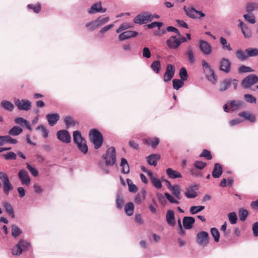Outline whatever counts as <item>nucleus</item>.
<instances>
[{
    "instance_id": "1",
    "label": "nucleus",
    "mask_w": 258,
    "mask_h": 258,
    "mask_svg": "<svg viewBox=\"0 0 258 258\" xmlns=\"http://www.w3.org/2000/svg\"><path fill=\"white\" fill-rule=\"evenodd\" d=\"M103 159L105 160V165L102 162L98 163L99 167L105 174L109 172V169L106 166H113L116 162V151L113 147L109 148L104 155L103 156Z\"/></svg>"
},
{
    "instance_id": "2",
    "label": "nucleus",
    "mask_w": 258,
    "mask_h": 258,
    "mask_svg": "<svg viewBox=\"0 0 258 258\" xmlns=\"http://www.w3.org/2000/svg\"><path fill=\"white\" fill-rule=\"evenodd\" d=\"M89 138L91 142L94 144V148H100L103 142L102 134L98 130L95 128L92 129L89 132Z\"/></svg>"
},
{
    "instance_id": "3",
    "label": "nucleus",
    "mask_w": 258,
    "mask_h": 258,
    "mask_svg": "<svg viewBox=\"0 0 258 258\" xmlns=\"http://www.w3.org/2000/svg\"><path fill=\"white\" fill-rule=\"evenodd\" d=\"M202 63L206 78L213 84H216L218 78L213 69L205 60H202Z\"/></svg>"
},
{
    "instance_id": "4",
    "label": "nucleus",
    "mask_w": 258,
    "mask_h": 258,
    "mask_svg": "<svg viewBox=\"0 0 258 258\" xmlns=\"http://www.w3.org/2000/svg\"><path fill=\"white\" fill-rule=\"evenodd\" d=\"M0 179L3 182L4 193L8 196L10 191L13 189V186L10 182L9 177L6 173L0 172Z\"/></svg>"
},
{
    "instance_id": "5",
    "label": "nucleus",
    "mask_w": 258,
    "mask_h": 258,
    "mask_svg": "<svg viewBox=\"0 0 258 258\" xmlns=\"http://www.w3.org/2000/svg\"><path fill=\"white\" fill-rule=\"evenodd\" d=\"M257 82L258 77L254 74H250L242 80L241 85L243 88L247 89Z\"/></svg>"
},
{
    "instance_id": "6",
    "label": "nucleus",
    "mask_w": 258,
    "mask_h": 258,
    "mask_svg": "<svg viewBox=\"0 0 258 258\" xmlns=\"http://www.w3.org/2000/svg\"><path fill=\"white\" fill-rule=\"evenodd\" d=\"M109 20L108 17L104 18L98 17L95 21H92L86 24V27H89L91 26L90 30L93 31L97 28H98L104 24L106 23Z\"/></svg>"
},
{
    "instance_id": "7",
    "label": "nucleus",
    "mask_w": 258,
    "mask_h": 258,
    "mask_svg": "<svg viewBox=\"0 0 258 258\" xmlns=\"http://www.w3.org/2000/svg\"><path fill=\"white\" fill-rule=\"evenodd\" d=\"M14 103L19 110L28 111L31 107V102L28 100L15 98Z\"/></svg>"
},
{
    "instance_id": "8",
    "label": "nucleus",
    "mask_w": 258,
    "mask_h": 258,
    "mask_svg": "<svg viewBox=\"0 0 258 258\" xmlns=\"http://www.w3.org/2000/svg\"><path fill=\"white\" fill-rule=\"evenodd\" d=\"M150 13L148 12H143L138 14L134 19V22L136 24H143L146 23V21L151 22Z\"/></svg>"
},
{
    "instance_id": "9",
    "label": "nucleus",
    "mask_w": 258,
    "mask_h": 258,
    "mask_svg": "<svg viewBox=\"0 0 258 258\" xmlns=\"http://www.w3.org/2000/svg\"><path fill=\"white\" fill-rule=\"evenodd\" d=\"M175 71V67L172 64H168L166 68L165 73L163 76L164 81L165 82L170 81L174 77Z\"/></svg>"
},
{
    "instance_id": "10",
    "label": "nucleus",
    "mask_w": 258,
    "mask_h": 258,
    "mask_svg": "<svg viewBox=\"0 0 258 258\" xmlns=\"http://www.w3.org/2000/svg\"><path fill=\"white\" fill-rule=\"evenodd\" d=\"M209 236L208 233L206 231H200L197 234V243L201 245L205 246L209 243Z\"/></svg>"
},
{
    "instance_id": "11",
    "label": "nucleus",
    "mask_w": 258,
    "mask_h": 258,
    "mask_svg": "<svg viewBox=\"0 0 258 258\" xmlns=\"http://www.w3.org/2000/svg\"><path fill=\"white\" fill-rule=\"evenodd\" d=\"M57 139L61 142L69 143L71 141V135L69 131L66 130H61L58 131L56 133Z\"/></svg>"
},
{
    "instance_id": "12",
    "label": "nucleus",
    "mask_w": 258,
    "mask_h": 258,
    "mask_svg": "<svg viewBox=\"0 0 258 258\" xmlns=\"http://www.w3.org/2000/svg\"><path fill=\"white\" fill-rule=\"evenodd\" d=\"M18 177L23 185L29 186L30 183V178L28 172L24 169L20 170L18 172Z\"/></svg>"
},
{
    "instance_id": "13",
    "label": "nucleus",
    "mask_w": 258,
    "mask_h": 258,
    "mask_svg": "<svg viewBox=\"0 0 258 258\" xmlns=\"http://www.w3.org/2000/svg\"><path fill=\"white\" fill-rule=\"evenodd\" d=\"M199 48L206 55H209L212 52V46L207 41L201 40L199 41Z\"/></svg>"
},
{
    "instance_id": "14",
    "label": "nucleus",
    "mask_w": 258,
    "mask_h": 258,
    "mask_svg": "<svg viewBox=\"0 0 258 258\" xmlns=\"http://www.w3.org/2000/svg\"><path fill=\"white\" fill-rule=\"evenodd\" d=\"M198 189L199 185L194 184L191 185L186 189V190L184 193L185 196L186 198L189 199L195 198L198 196V194L195 190H198Z\"/></svg>"
},
{
    "instance_id": "15",
    "label": "nucleus",
    "mask_w": 258,
    "mask_h": 258,
    "mask_svg": "<svg viewBox=\"0 0 258 258\" xmlns=\"http://www.w3.org/2000/svg\"><path fill=\"white\" fill-rule=\"evenodd\" d=\"M231 66V63L228 59L222 58L220 63V70L226 73H228L230 71Z\"/></svg>"
},
{
    "instance_id": "16",
    "label": "nucleus",
    "mask_w": 258,
    "mask_h": 258,
    "mask_svg": "<svg viewBox=\"0 0 258 258\" xmlns=\"http://www.w3.org/2000/svg\"><path fill=\"white\" fill-rule=\"evenodd\" d=\"M138 35V33L137 31L127 30L119 34V39L120 41H123L130 38L135 37L137 36Z\"/></svg>"
},
{
    "instance_id": "17",
    "label": "nucleus",
    "mask_w": 258,
    "mask_h": 258,
    "mask_svg": "<svg viewBox=\"0 0 258 258\" xmlns=\"http://www.w3.org/2000/svg\"><path fill=\"white\" fill-rule=\"evenodd\" d=\"M179 43L176 36H172L166 41V44L170 49L177 48L179 46Z\"/></svg>"
},
{
    "instance_id": "18",
    "label": "nucleus",
    "mask_w": 258,
    "mask_h": 258,
    "mask_svg": "<svg viewBox=\"0 0 258 258\" xmlns=\"http://www.w3.org/2000/svg\"><path fill=\"white\" fill-rule=\"evenodd\" d=\"M46 119L50 126H54L59 119L60 117L58 113H49L46 116Z\"/></svg>"
},
{
    "instance_id": "19",
    "label": "nucleus",
    "mask_w": 258,
    "mask_h": 258,
    "mask_svg": "<svg viewBox=\"0 0 258 258\" xmlns=\"http://www.w3.org/2000/svg\"><path fill=\"white\" fill-rule=\"evenodd\" d=\"M240 23L238 24L239 27L240 28L242 34L245 38H249L251 36L250 29L244 24L242 21L239 20Z\"/></svg>"
},
{
    "instance_id": "20",
    "label": "nucleus",
    "mask_w": 258,
    "mask_h": 258,
    "mask_svg": "<svg viewBox=\"0 0 258 258\" xmlns=\"http://www.w3.org/2000/svg\"><path fill=\"white\" fill-rule=\"evenodd\" d=\"M183 225L185 229H190L192 227L195 222V219L192 217L185 216L182 220Z\"/></svg>"
},
{
    "instance_id": "21",
    "label": "nucleus",
    "mask_w": 258,
    "mask_h": 258,
    "mask_svg": "<svg viewBox=\"0 0 258 258\" xmlns=\"http://www.w3.org/2000/svg\"><path fill=\"white\" fill-rule=\"evenodd\" d=\"M167 223L171 226L175 225L176 222L174 217V211L172 210H168L166 215Z\"/></svg>"
},
{
    "instance_id": "22",
    "label": "nucleus",
    "mask_w": 258,
    "mask_h": 258,
    "mask_svg": "<svg viewBox=\"0 0 258 258\" xmlns=\"http://www.w3.org/2000/svg\"><path fill=\"white\" fill-rule=\"evenodd\" d=\"M222 171V165L219 163H216L214 164L212 175L214 178H219L221 175Z\"/></svg>"
},
{
    "instance_id": "23",
    "label": "nucleus",
    "mask_w": 258,
    "mask_h": 258,
    "mask_svg": "<svg viewBox=\"0 0 258 258\" xmlns=\"http://www.w3.org/2000/svg\"><path fill=\"white\" fill-rule=\"evenodd\" d=\"M160 159V156L157 154H153L147 157L148 164L156 166L157 165V161Z\"/></svg>"
},
{
    "instance_id": "24",
    "label": "nucleus",
    "mask_w": 258,
    "mask_h": 258,
    "mask_svg": "<svg viewBox=\"0 0 258 258\" xmlns=\"http://www.w3.org/2000/svg\"><path fill=\"white\" fill-rule=\"evenodd\" d=\"M232 79H225L219 84V91L221 92L225 91L231 85Z\"/></svg>"
},
{
    "instance_id": "25",
    "label": "nucleus",
    "mask_w": 258,
    "mask_h": 258,
    "mask_svg": "<svg viewBox=\"0 0 258 258\" xmlns=\"http://www.w3.org/2000/svg\"><path fill=\"white\" fill-rule=\"evenodd\" d=\"M166 173L168 177L171 179H176L181 178L182 175L180 172L176 170H174L171 168H168L166 170Z\"/></svg>"
},
{
    "instance_id": "26",
    "label": "nucleus",
    "mask_w": 258,
    "mask_h": 258,
    "mask_svg": "<svg viewBox=\"0 0 258 258\" xmlns=\"http://www.w3.org/2000/svg\"><path fill=\"white\" fill-rule=\"evenodd\" d=\"M183 9L186 15L188 17L194 19L198 18L196 13V9H195L194 7H191L190 8H187L185 6H184L183 8Z\"/></svg>"
},
{
    "instance_id": "27",
    "label": "nucleus",
    "mask_w": 258,
    "mask_h": 258,
    "mask_svg": "<svg viewBox=\"0 0 258 258\" xmlns=\"http://www.w3.org/2000/svg\"><path fill=\"white\" fill-rule=\"evenodd\" d=\"M85 141V139L82 137L79 131H75L73 132V141L75 144L77 145L80 143H82Z\"/></svg>"
},
{
    "instance_id": "28",
    "label": "nucleus",
    "mask_w": 258,
    "mask_h": 258,
    "mask_svg": "<svg viewBox=\"0 0 258 258\" xmlns=\"http://www.w3.org/2000/svg\"><path fill=\"white\" fill-rule=\"evenodd\" d=\"M120 166L122 167L121 172L123 174H128L130 172V166L127 160L124 158L121 159Z\"/></svg>"
},
{
    "instance_id": "29",
    "label": "nucleus",
    "mask_w": 258,
    "mask_h": 258,
    "mask_svg": "<svg viewBox=\"0 0 258 258\" xmlns=\"http://www.w3.org/2000/svg\"><path fill=\"white\" fill-rule=\"evenodd\" d=\"M143 143L145 144L148 145H151L153 149H155L157 147L159 143V140L157 138H154L153 139L149 138L145 139L143 141Z\"/></svg>"
},
{
    "instance_id": "30",
    "label": "nucleus",
    "mask_w": 258,
    "mask_h": 258,
    "mask_svg": "<svg viewBox=\"0 0 258 258\" xmlns=\"http://www.w3.org/2000/svg\"><path fill=\"white\" fill-rule=\"evenodd\" d=\"M238 116L244 118L246 120H249L250 122L253 123L255 121V116L246 111H243L238 113Z\"/></svg>"
},
{
    "instance_id": "31",
    "label": "nucleus",
    "mask_w": 258,
    "mask_h": 258,
    "mask_svg": "<svg viewBox=\"0 0 258 258\" xmlns=\"http://www.w3.org/2000/svg\"><path fill=\"white\" fill-rule=\"evenodd\" d=\"M102 10L101 3L99 2L93 4L91 8L89 10L88 13L89 14H94L97 12H100Z\"/></svg>"
},
{
    "instance_id": "32",
    "label": "nucleus",
    "mask_w": 258,
    "mask_h": 258,
    "mask_svg": "<svg viewBox=\"0 0 258 258\" xmlns=\"http://www.w3.org/2000/svg\"><path fill=\"white\" fill-rule=\"evenodd\" d=\"M3 207H4L5 211L10 216H11L12 218H13L15 217L14 210L10 203L5 202L3 203Z\"/></svg>"
},
{
    "instance_id": "33",
    "label": "nucleus",
    "mask_w": 258,
    "mask_h": 258,
    "mask_svg": "<svg viewBox=\"0 0 258 258\" xmlns=\"http://www.w3.org/2000/svg\"><path fill=\"white\" fill-rule=\"evenodd\" d=\"M23 129L19 126H14L9 131L8 134L12 136H17L23 132Z\"/></svg>"
},
{
    "instance_id": "34",
    "label": "nucleus",
    "mask_w": 258,
    "mask_h": 258,
    "mask_svg": "<svg viewBox=\"0 0 258 258\" xmlns=\"http://www.w3.org/2000/svg\"><path fill=\"white\" fill-rule=\"evenodd\" d=\"M185 55L188 57V60L189 63L193 64L195 62V58L194 54L192 48L190 47H188L187 49V51L185 53Z\"/></svg>"
},
{
    "instance_id": "35",
    "label": "nucleus",
    "mask_w": 258,
    "mask_h": 258,
    "mask_svg": "<svg viewBox=\"0 0 258 258\" xmlns=\"http://www.w3.org/2000/svg\"><path fill=\"white\" fill-rule=\"evenodd\" d=\"M1 106L6 110L12 111L14 108V104L10 101L7 100L2 101L1 103Z\"/></svg>"
},
{
    "instance_id": "36",
    "label": "nucleus",
    "mask_w": 258,
    "mask_h": 258,
    "mask_svg": "<svg viewBox=\"0 0 258 258\" xmlns=\"http://www.w3.org/2000/svg\"><path fill=\"white\" fill-rule=\"evenodd\" d=\"M63 122H64L67 129L71 126H75L76 125V122L73 117L70 115H68L64 117L63 118Z\"/></svg>"
},
{
    "instance_id": "37",
    "label": "nucleus",
    "mask_w": 258,
    "mask_h": 258,
    "mask_svg": "<svg viewBox=\"0 0 258 258\" xmlns=\"http://www.w3.org/2000/svg\"><path fill=\"white\" fill-rule=\"evenodd\" d=\"M134 211V205L132 202H128L124 206V211L127 216L133 215Z\"/></svg>"
},
{
    "instance_id": "38",
    "label": "nucleus",
    "mask_w": 258,
    "mask_h": 258,
    "mask_svg": "<svg viewBox=\"0 0 258 258\" xmlns=\"http://www.w3.org/2000/svg\"><path fill=\"white\" fill-rule=\"evenodd\" d=\"M245 52L241 49H238L235 52L237 58L241 61L246 60L248 58L247 54H245Z\"/></svg>"
},
{
    "instance_id": "39",
    "label": "nucleus",
    "mask_w": 258,
    "mask_h": 258,
    "mask_svg": "<svg viewBox=\"0 0 258 258\" xmlns=\"http://www.w3.org/2000/svg\"><path fill=\"white\" fill-rule=\"evenodd\" d=\"M172 194L178 199L180 200L181 197L180 195V189L179 186L177 184L174 185L170 189Z\"/></svg>"
},
{
    "instance_id": "40",
    "label": "nucleus",
    "mask_w": 258,
    "mask_h": 258,
    "mask_svg": "<svg viewBox=\"0 0 258 258\" xmlns=\"http://www.w3.org/2000/svg\"><path fill=\"white\" fill-rule=\"evenodd\" d=\"M228 104L230 108L232 110H237L240 106L242 104V102L239 100H230L229 101Z\"/></svg>"
},
{
    "instance_id": "41",
    "label": "nucleus",
    "mask_w": 258,
    "mask_h": 258,
    "mask_svg": "<svg viewBox=\"0 0 258 258\" xmlns=\"http://www.w3.org/2000/svg\"><path fill=\"white\" fill-rule=\"evenodd\" d=\"M258 8V3L255 2H250L246 4V11L247 13H250Z\"/></svg>"
},
{
    "instance_id": "42",
    "label": "nucleus",
    "mask_w": 258,
    "mask_h": 258,
    "mask_svg": "<svg viewBox=\"0 0 258 258\" xmlns=\"http://www.w3.org/2000/svg\"><path fill=\"white\" fill-rule=\"evenodd\" d=\"M245 52L247 54L248 58L258 56V49L256 48L250 47L246 48Z\"/></svg>"
},
{
    "instance_id": "43",
    "label": "nucleus",
    "mask_w": 258,
    "mask_h": 258,
    "mask_svg": "<svg viewBox=\"0 0 258 258\" xmlns=\"http://www.w3.org/2000/svg\"><path fill=\"white\" fill-rule=\"evenodd\" d=\"M220 42L222 45V48L224 50H226L229 51L232 50V49L230 46V44L227 42L226 39L225 38L221 37L220 38Z\"/></svg>"
},
{
    "instance_id": "44",
    "label": "nucleus",
    "mask_w": 258,
    "mask_h": 258,
    "mask_svg": "<svg viewBox=\"0 0 258 258\" xmlns=\"http://www.w3.org/2000/svg\"><path fill=\"white\" fill-rule=\"evenodd\" d=\"M11 231L12 235L15 238L19 236L22 232L21 229L19 228L17 225L14 224L11 226Z\"/></svg>"
},
{
    "instance_id": "45",
    "label": "nucleus",
    "mask_w": 258,
    "mask_h": 258,
    "mask_svg": "<svg viewBox=\"0 0 258 258\" xmlns=\"http://www.w3.org/2000/svg\"><path fill=\"white\" fill-rule=\"evenodd\" d=\"M124 204V200L122 198L120 197V193L117 192L116 195V208L119 209H122Z\"/></svg>"
},
{
    "instance_id": "46",
    "label": "nucleus",
    "mask_w": 258,
    "mask_h": 258,
    "mask_svg": "<svg viewBox=\"0 0 258 258\" xmlns=\"http://www.w3.org/2000/svg\"><path fill=\"white\" fill-rule=\"evenodd\" d=\"M151 68L156 73L158 74L160 72L161 69V62L160 60H157L154 61L151 65Z\"/></svg>"
},
{
    "instance_id": "47",
    "label": "nucleus",
    "mask_w": 258,
    "mask_h": 258,
    "mask_svg": "<svg viewBox=\"0 0 258 258\" xmlns=\"http://www.w3.org/2000/svg\"><path fill=\"white\" fill-rule=\"evenodd\" d=\"M77 147L78 150L84 154H87L88 151V148L87 145L86 141L78 144V145H77Z\"/></svg>"
},
{
    "instance_id": "48",
    "label": "nucleus",
    "mask_w": 258,
    "mask_h": 258,
    "mask_svg": "<svg viewBox=\"0 0 258 258\" xmlns=\"http://www.w3.org/2000/svg\"><path fill=\"white\" fill-rule=\"evenodd\" d=\"M205 209L204 206H193L190 207L189 212L191 214L194 215L199 213Z\"/></svg>"
},
{
    "instance_id": "49",
    "label": "nucleus",
    "mask_w": 258,
    "mask_h": 258,
    "mask_svg": "<svg viewBox=\"0 0 258 258\" xmlns=\"http://www.w3.org/2000/svg\"><path fill=\"white\" fill-rule=\"evenodd\" d=\"M1 156L6 160H14L17 159V155L13 152H9L6 154H2Z\"/></svg>"
},
{
    "instance_id": "50",
    "label": "nucleus",
    "mask_w": 258,
    "mask_h": 258,
    "mask_svg": "<svg viewBox=\"0 0 258 258\" xmlns=\"http://www.w3.org/2000/svg\"><path fill=\"white\" fill-rule=\"evenodd\" d=\"M172 83L173 88L176 90H179L184 85V81L180 79H173Z\"/></svg>"
},
{
    "instance_id": "51",
    "label": "nucleus",
    "mask_w": 258,
    "mask_h": 258,
    "mask_svg": "<svg viewBox=\"0 0 258 258\" xmlns=\"http://www.w3.org/2000/svg\"><path fill=\"white\" fill-rule=\"evenodd\" d=\"M210 231L211 234L214 238V241L216 242H219L220 239V233L218 230L215 227H213L211 228Z\"/></svg>"
},
{
    "instance_id": "52",
    "label": "nucleus",
    "mask_w": 258,
    "mask_h": 258,
    "mask_svg": "<svg viewBox=\"0 0 258 258\" xmlns=\"http://www.w3.org/2000/svg\"><path fill=\"white\" fill-rule=\"evenodd\" d=\"M180 80L185 81L188 79V74L186 69L184 67L181 68L179 70V73Z\"/></svg>"
},
{
    "instance_id": "53",
    "label": "nucleus",
    "mask_w": 258,
    "mask_h": 258,
    "mask_svg": "<svg viewBox=\"0 0 258 258\" xmlns=\"http://www.w3.org/2000/svg\"><path fill=\"white\" fill-rule=\"evenodd\" d=\"M18 243L20 244V246L22 248L23 251L29 250V248L31 246L30 242L22 239L20 240Z\"/></svg>"
},
{
    "instance_id": "54",
    "label": "nucleus",
    "mask_w": 258,
    "mask_h": 258,
    "mask_svg": "<svg viewBox=\"0 0 258 258\" xmlns=\"http://www.w3.org/2000/svg\"><path fill=\"white\" fill-rule=\"evenodd\" d=\"M126 180L128 186L129 191L133 193L136 192L138 190L137 186L133 183L130 179L127 178Z\"/></svg>"
},
{
    "instance_id": "55",
    "label": "nucleus",
    "mask_w": 258,
    "mask_h": 258,
    "mask_svg": "<svg viewBox=\"0 0 258 258\" xmlns=\"http://www.w3.org/2000/svg\"><path fill=\"white\" fill-rule=\"evenodd\" d=\"M200 157H204L207 160H210L212 159V154L209 150L203 149L202 153L199 155Z\"/></svg>"
},
{
    "instance_id": "56",
    "label": "nucleus",
    "mask_w": 258,
    "mask_h": 258,
    "mask_svg": "<svg viewBox=\"0 0 258 258\" xmlns=\"http://www.w3.org/2000/svg\"><path fill=\"white\" fill-rule=\"evenodd\" d=\"M243 17L246 21L251 24H254L256 22L254 15L250 13H247V14L244 15Z\"/></svg>"
},
{
    "instance_id": "57",
    "label": "nucleus",
    "mask_w": 258,
    "mask_h": 258,
    "mask_svg": "<svg viewBox=\"0 0 258 258\" xmlns=\"http://www.w3.org/2000/svg\"><path fill=\"white\" fill-rule=\"evenodd\" d=\"M22 247L20 244L18 243L12 248V253L14 255H20L22 252Z\"/></svg>"
},
{
    "instance_id": "58",
    "label": "nucleus",
    "mask_w": 258,
    "mask_h": 258,
    "mask_svg": "<svg viewBox=\"0 0 258 258\" xmlns=\"http://www.w3.org/2000/svg\"><path fill=\"white\" fill-rule=\"evenodd\" d=\"M248 212L246 210L240 209L239 210V217L241 221H244L248 216Z\"/></svg>"
},
{
    "instance_id": "59",
    "label": "nucleus",
    "mask_w": 258,
    "mask_h": 258,
    "mask_svg": "<svg viewBox=\"0 0 258 258\" xmlns=\"http://www.w3.org/2000/svg\"><path fill=\"white\" fill-rule=\"evenodd\" d=\"M228 219L231 224H235L237 221V217L234 212H231L228 215Z\"/></svg>"
},
{
    "instance_id": "60",
    "label": "nucleus",
    "mask_w": 258,
    "mask_h": 258,
    "mask_svg": "<svg viewBox=\"0 0 258 258\" xmlns=\"http://www.w3.org/2000/svg\"><path fill=\"white\" fill-rule=\"evenodd\" d=\"M207 164L206 162L201 161H196L194 163L193 166L197 169L202 170L207 166Z\"/></svg>"
},
{
    "instance_id": "61",
    "label": "nucleus",
    "mask_w": 258,
    "mask_h": 258,
    "mask_svg": "<svg viewBox=\"0 0 258 258\" xmlns=\"http://www.w3.org/2000/svg\"><path fill=\"white\" fill-rule=\"evenodd\" d=\"M252 72H253V70H252L251 68L243 64L241 65L238 68V73L240 74Z\"/></svg>"
},
{
    "instance_id": "62",
    "label": "nucleus",
    "mask_w": 258,
    "mask_h": 258,
    "mask_svg": "<svg viewBox=\"0 0 258 258\" xmlns=\"http://www.w3.org/2000/svg\"><path fill=\"white\" fill-rule=\"evenodd\" d=\"M27 7L30 9L33 10L34 12L36 13H38L41 11V5L39 3L35 5L33 4H29L27 6Z\"/></svg>"
},
{
    "instance_id": "63",
    "label": "nucleus",
    "mask_w": 258,
    "mask_h": 258,
    "mask_svg": "<svg viewBox=\"0 0 258 258\" xmlns=\"http://www.w3.org/2000/svg\"><path fill=\"white\" fill-rule=\"evenodd\" d=\"M244 100L248 103H255L256 102V98L252 95L247 94L244 95Z\"/></svg>"
},
{
    "instance_id": "64",
    "label": "nucleus",
    "mask_w": 258,
    "mask_h": 258,
    "mask_svg": "<svg viewBox=\"0 0 258 258\" xmlns=\"http://www.w3.org/2000/svg\"><path fill=\"white\" fill-rule=\"evenodd\" d=\"M151 182L153 185L157 188L160 189L162 187V183L159 179L155 177L153 178L151 180Z\"/></svg>"
}]
</instances>
